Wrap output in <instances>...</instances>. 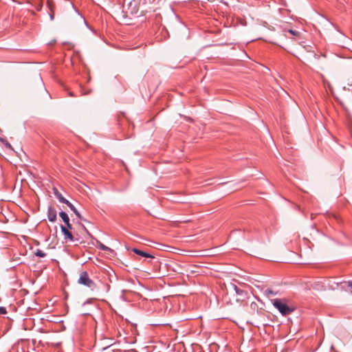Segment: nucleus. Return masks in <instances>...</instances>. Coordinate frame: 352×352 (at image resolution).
Segmentation results:
<instances>
[{
	"label": "nucleus",
	"instance_id": "obj_9",
	"mask_svg": "<svg viewBox=\"0 0 352 352\" xmlns=\"http://www.w3.org/2000/svg\"><path fill=\"white\" fill-rule=\"evenodd\" d=\"M47 3H48L50 9V19L53 20L54 19V10L52 8V6L49 3V1L47 2Z\"/></svg>",
	"mask_w": 352,
	"mask_h": 352
},
{
	"label": "nucleus",
	"instance_id": "obj_4",
	"mask_svg": "<svg viewBox=\"0 0 352 352\" xmlns=\"http://www.w3.org/2000/svg\"><path fill=\"white\" fill-rule=\"evenodd\" d=\"M47 218L51 222H54L56 220V210L52 206L48 208Z\"/></svg>",
	"mask_w": 352,
	"mask_h": 352
},
{
	"label": "nucleus",
	"instance_id": "obj_12",
	"mask_svg": "<svg viewBox=\"0 0 352 352\" xmlns=\"http://www.w3.org/2000/svg\"><path fill=\"white\" fill-rule=\"evenodd\" d=\"M98 247L102 250H105V251L111 250V249L105 246L104 244H102L101 243H99Z\"/></svg>",
	"mask_w": 352,
	"mask_h": 352
},
{
	"label": "nucleus",
	"instance_id": "obj_3",
	"mask_svg": "<svg viewBox=\"0 0 352 352\" xmlns=\"http://www.w3.org/2000/svg\"><path fill=\"white\" fill-rule=\"evenodd\" d=\"M60 229H61V232L64 234L65 239H66V240L68 239L70 241H74V236L69 232V229L68 228H66L65 226L61 225L60 226Z\"/></svg>",
	"mask_w": 352,
	"mask_h": 352
},
{
	"label": "nucleus",
	"instance_id": "obj_2",
	"mask_svg": "<svg viewBox=\"0 0 352 352\" xmlns=\"http://www.w3.org/2000/svg\"><path fill=\"white\" fill-rule=\"evenodd\" d=\"M78 283L89 287L92 291L97 289L96 284L89 278V274L86 271L82 272L80 274Z\"/></svg>",
	"mask_w": 352,
	"mask_h": 352
},
{
	"label": "nucleus",
	"instance_id": "obj_18",
	"mask_svg": "<svg viewBox=\"0 0 352 352\" xmlns=\"http://www.w3.org/2000/svg\"><path fill=\"white\" fill-rule=\"evenodd\" d=\"M6 146H7L8 147H9V148H10V147H11V146H10V144L9 143H6Z\"/></svg>",
	"mask_w": 352,
	"mask_h": 352
},
{
	"label": "nucleus",
	"instance_id": "obj_1",
	"mask_svg": "<svg viewBox=\"0 0 352 352\" xmlns=\"http://www.w3.org/2000/svg\"><path fill=\"white\" fill-rule=\"evenodd\" d=\"M272 302L274 307L276 308L280 311V313L283 316H287L294 311V307L288 306L281 299H274L272 300Z\"/></svg>",
	"mask_w": 352,
	"mask_h": 352
},
{
	"label": "nucleus",
	"instance_id": "obj_5",
	"mask_svg": "<svg viewBox=\"0 0 352 352\" xmlns=\"http://www.w3.org/2000/svg\"><path fill=\"white\" fill-rule=\"evenodd\" d=\"M59 216L63 219V222L65 223V227L69 229H72V226L69 222V218L67 214L65 212L61 211L59 212Z\"/></svg>",
	"mask_w": 352,
	"mask_h": 352
},
{
	"label": "nucleus",
	"instance_id": "obj_15",
	"mask_svg": "<svg viewBox=\"0 0 352 352\" xmlns=\"http://www.w3.org/2000/svg\"><path fill=\"white\" fill-rule=\"evenodd\" d=\"M74 213L79 219H82V216L78 210L74 212Z\"/></svg>",
	"mask_w": 352,
	"mask_h": 352
},
{
	"label": "nucleus",
	"instance_id": "obj_14",
	"mask_svg": "<svg viewBox=\"0 0 352 352\" xmlns=\"http://www.w3.org/2000/svg\"><path fill=\"white\" fill-rule=\"evenodd\" d=\"M288 32L292 34V35L294 36H298L299 35V32L296 31V30H289Z\"/></svg>",
	"mask_w": 352,
	"mask_h": 352
},
{
	"label": "nucleus",
	"instance_id": "obj_8",
	"mask_svg": "<svg viewBox=\"0 0 352 352\" xmlns=\"http://www.w3.org/2000/svg\"><path fill=\"white\" fill-rule=\"evenodd\" d=\"M34 254L36 256H38V257H41V258H44L46 256V254L43 250H41L40 249H37L34 252Z\"/></svg>",
	"mask_w": 352,
	"mask_h": 352
},
{
	"label": "nucleus",
	"instance_id": "obj_11",
	"mask_svg": "<svg viewBox=\"0 0 352 352\" xmlns=\"http://www.w3.org/2000/svg\"><path fill=\"white\" fill-rule=\"evenodd\" d=\"M65 204L74 212L77 210V209L75 208V206L69 201L65 203Z\"/></svg>",
	"mask_w": 352,
	"mask_h": 352
},
{
	"label": "nucleus",
	"instance_id": "obj_16",
	"mask_svg": "<svg viewBox=\"0 0 352 352\" xmlns=\"http://www.w3.org/2000/svg\"><path fill=\"white\" fill-rule=\"evenodd\" d=\"M109 352H122V351L120 349H113Z\"/></svg>",
	"mask_w": 352,
	"mask_h": 352
},
{
	"label": "nucleus",
	"instance_id": "obj_19",
	"mask_svg": "<svg viewBox=\"0 0 352 352\" xmlns=\"http://www.w3.org/2000/svg\"><path fill=\"white\" fill-rule=\"evenodd\" d=\"M69 95H70L71 96H73V94H72V93H69Z\"/></svg>",
	"mask_w": 352,
	"mask_h": 352
},
{
	"label": "nucleus",
	"instance_id": "obj_13",
	"mask_svg": "<svg viewBox=\"0 0 352 352\" xmlns=\"http://www.w3.org/2000/svg\"><path fill=\"white\" fill-rule=\"evenodd\" d=\"M7 314V310L4 307H0V315H4Z\"/></svg>",
	"mask_w": 352,
	"mask_h": 352
},
{
	"label": "nucleus",
	"instance_id": "obj_17",
	"mask_svg": "<svg viewBox=\"0 0 352 352\" xmlns=\"http://www.w3.org/2000/svg\"><path fill=\"white\" fill-rule=\"evenodd\" d=\"M348 285H349V287L352 288V280L349 282Z\"/></svg>",
	"mask_w": 352,
	"mask_h": 352
},
{
	"label": "nucleus",
	"instance_id": "obj_7",
	"mask_svg": "<svg viewBox=\"0 0 352 352\" xmlns=\"http://www.w3.org/2000/svg\"><path fill=\"white\" fill-rule=\"evenodd\" d=\"M132 251L134 253H135V254H137L138 255L142 256L144 257H146V258H153V256L152 255L149 254L148 253L144 252H143L142 250H138L137 248H133L132 250Z\"/></svg>",
	"mask_w": 352,
	"mask_h": 352
},
{
	"label": "nucleus",
	"instance_id": "obj_10",
	"mask_svg": "<svg viewBox=\"0 0 352 352\" xmlns=\"http://www.w3.org/2000/svg\"><path fill=\"white\" fill-rule=\"evenodd\" d=\"M264 294L267 296H270V295H276V292H274V291H272V289H267L265 290L264 292Z\"/></svg>",
	"mask_w": 352,
	"mask_h": 352
},
{
	"label": "nucleus",
	"instance_id": "obj_6",
	"mask_svg": "<svg viewBox=\"0 0 352 352\" xmlns=\"http://www.w3.org/2000/svg\"><path fill=\"white\" fill-rule=\"evenodd\" d=\"M53 192L54 196L60 203L65 204L68 201L62 195V194L56 188H53Z\"/></svg>",
	"mask_w": 352,
	"mask_h": 352
}]
</instances>
